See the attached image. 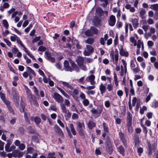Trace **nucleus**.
<instances>
[{"instance_id": "41", "label": "nucleus", "mask_w": 158, "mask_h": 158, "mask_svg": "<svg viewBox=\"0 0 158 158\" xmlns=\"http://www.w3.org/2000/svg\"><path fill=\"white\" fill-rule=\"evenodd\" d=\"M82 103L84 106H87L89 104V101L88 99H85L83 101Z\"/></svg>"}, {"instance_id": "61", "label": "nucleus", "mask_w": 158, "mask_h": 158, "mask_svg": "<svg viewBox=\"0 0 158 158\" xmlns=\"http://www.w3.org/2000/svg\"><path fill=\"white\" fill-rule=\"evenodd\" d=\"M75 25V21L74 20L72 21L70 23V27L72 28Z\"/></svg>"}, {"instance_id": "54", "label": "nucleus", "mask_w": 158, "mask_h": 158, "mask_svg": "<svg viewBox=\"0 0 158 158\" xmlns=\"http://www.w3.org/2000/svg\"><path fill=\"white\" fill-rule=\"evenodd\" d=\"M152 93H150L149 95L147 96L146 99V102H147L148 101H149L151 98V97H152Z\"/></svg>"}, {"instance_id": "33", "label": "nucleus", "mask_w": 158, "mask_h": 158, "mask_svg": "<svg viewBox=\"0 0 158 158\" xmlns=\"http://www.w3.org/2000/svg\"><path fill=\"white\" fill-rule=\"evenodd\" d=\"M86 48L88 51L90 53H92L94 52V48L91 45H87Z\"/></svg>"}, {"instance_id": "10", "label": "nucleus", "mask_w": 158, "mask_h": 158, "mask_svg": "<svg viewBox=\"0 0 158 158\" xmlns=\"http://www.w3.org/2000/svg\"><path fill=\"white\" fill-rule=\"evenodd\" d=\"M64 70L67 71L72 72V69L69 66V61L67 60H65L64 62Z\"/></svg>"}, {"instance_id": "36", "label": "nucleus", "mask_w": 158, "mask_h": 158, "mask_svg": "<svg viewBox=\"0 0 158 158\" xmlns=\"http://www.w3.org/2000/svg\"><path fill=\"white\" fill-rule=\"evenodd\" d=\"M27 70L31 73L34 76H36V74L34 71L29 67H27Z\"/></svg>"}, {"instance_id": "14", "label": "nucleus", "mask_w": 158, "mask_h": 158, "mask_svg": "<svg viewBox=\"0 0 158 158\" xmlns=\"http://www.w3.org/2000/svg\"><path fill=\"white\" fill-rule=\"evenodd\" d=\"M12 94L14 99H17L18 98H19V97L18 96V92L14 87H13L12 88Z\"/></svg>"}, {"instance_id": "38", "label": "nucleus", "mask_w": 158, "mask_h": 158, "mask_svg": "<svg viewBox=\"0 0 158 158\" xmlns=\"http://www.w3.org/2000/svg\"><path fill=\"white\" fill-rule=\"evenodd\" d=\"M85 35L88 36H91L92 35V34L91 31L89 30H87L85 32Z\"/></svg>"}, {"instance_id": "30", "label": "nucleus", "mask_w": 158, "mask_h": 158, "mask_svg": "<svg viewBox=\"0 0 158 158\" xmlns=\"http://www.w3.org/2000/svg\"><path fill=\"white\" fill-rule=\"evenodd\" d=\"M21 108L20 109V111L21 112H24L25 111V108L26 106L25 104L23 102H21L20 104Z\"/></svg>"}, {"instance_id": "52", "label": "nucleus", "mask_w": 158, "mask_h": 158, "mask_svg": "<svg viewBox=\"0 0 158 158\" xmlns=\"http://www.w3.org/2000/svg\"><path fill=\"white\" fill-rule=\"evenodd\" d=\"M72 118L73 119H78V115L75 113H74L72 115Z\"/></svg>"}, {"instance_id": "5", "label": "nucleus", "mask_w": 158, "mask_h": 158, "mask_svg": "<svg viewBox=\"0 0 158 158\" xmlns=\"http://www.w3.org/2000/svg\"><path fill=\"white\" fill-rule=\"evenodd\" d=\"M135 143V148L137 149L138 152V128L135 129V133L134 134L133 137Z\"/></svg>"}, {"instance_id": "11", "label": "nucleus", "mask_w": 158, "mask_h": 158, "mask_svg": "<svg viewBox=\"0 0 158 158\" xmlns=\"http://www.w3.org/2000/svg\"><path fill=\"white\" fill-rule=\"evenodd\" d=\"M130 40L131 43L134 44V46H137L136 53L137 55H138V41L137 44V41L135 39V38L133 36H131L130 38Z\"/></svg>"}, {"instance_id": "42", "label": "nucleus", "mask_w": 158, "mask_h": 158, "mask_svg": "<svg viewBox=\"0 0 158 158\" xmlns=\"http://www.w3.org/2000/svg\"><path fill=\"white\" fill-rule=\"evenodd\" d=\"M147 109V107L145 106H143L142 108H140V114H143L144 113V111H146Z\"/></svg>"}, {"instance_id": "6", "label": "nucleus", "mask_w": 158, "mask_h": 158, "mask_svg": "<svg viewBox=\"0 0 158 158\" xmlns=\"http://www.w3.org/2000/svg\"><path fill=\"white\" fill-rule=\"evenodd\" d=\"M121 140L122 141L123 145L126 148L128 147L127 139L126 135L123 133L120 132L118 134Z\"/></svg>"}, {"instance_id": "44", "label": "nucleus", "mask_w": 158, "mask_h": 158, "mask_svg": "<svg viewBox=\"0 0 158 158\" xmlns=\"http://www.w3.org/2000/svg\"><path fill=\"white\" fill-rule=\"evenodd\" d=\"M29 132L31 134L34 133L35 132V130L33 129L32 127L29 126L28 128Z\"/></svg>"}, {"instance_id": "40", "label": "nucleus", "mask_w": 158, "mask_h": 158, "mask_svg": "<svg viewBox=\"0 0 158 158\" xmlns=\"http://www.w3.org/2000/svg\"><path fill=\"white\" fill-rule=\"evenodd\" d=\"M106 150L109 155H111L113 151L112 146L106 148Z\"/></svg>"}, {"instance_id": "58", "label": "nucleus", "mask_w": 158, "mask_h": 158, "mask_svg": "<svg viewBox=\"0 0 158 158\" xmlns=\"http://www.w3.org/2000/svg\"><path fill=\"white\" fill-rule=\"evenodd\" d=\"M0 96L2 101L6 99L4 94L1 92H0Z\"/></svg>"}, {"instance_id": "35", "label": "nucleus", "mask_w": 158, "mask_h": 158, "mask_svg": "<svg viewBox=\"0 0 158 158\" xmlns=\"http://www.w3.org/2000/svg\"><path fill=\"white\" fill-rule=\"evenodd\" d=\"M13 35L14 36H15L16 37V38H17V43L18 44H19L21 46H23V43L22 41L18 37V36L17 35H15V34H13Z\"/></svg>"}, {"instance_id": "51", "label": "nucleus", "mask_w": 158, "mask_h": 158, "mask_svg": "<svg viewBox=\"0 0 158 158\" xmlns=\"http://www.w3.org/2000/svg\"><path fill=\"white\" fill-rule=\"evenodd\" d=\"M16 46H14V47L12 49L11 51L12 53H15L19 51L18 49L16 48Z\"/></svg>"}, {"instance_id": "21", "label": "nucleus", "mask_w": 158, "mask_h": 158, "mask_svg": "<svg viewBox=\"0 0 158 158\" xmlns=\"http://www.w3.org/2000/svg\"><path fill=\"white\" fill-rule=\"evenodd\" d=\"M102 126L103 129V131L106 133H109V127L108 125L105 123L103 122L102 123Z\"/></svg>"}, {"instance_id": "3", "label": "nucleus", "mask_w": 158, "mask_h": 158, "mask_svg": "<svg viewBox=\"0 0 158 158\" xmlns=\"http://www.w3.org/2000/svg\"><path fill=\"white\" fill-rule=\"evenodd\" d=\"M132 116L130 112L127 114V131L129 134H131L133 131V128L132 127Z\"/></svg>"}, {"instance_id": "24", "label": "nucleus", "mask_w": 158, "mask_h": 158, "mask_svg": "<svg viewBox=\"0 0 158 158\" xmlns=\"http://www.w3.org/2000/svg\"><path fill=\"white\" fill-rule=\"evenodd\" d=\"M118 149L119 150L118 152L123 156H125V150L124 148L122 146L120 145L118 148Z\"/></svg>"}, {"instance_id": "19", "label": "nucleus", "mask_w": 158, "mask_h": 158, "mask_svg": "<svg viewBox=\"0 0 158 158\" xmlns=\"http://www.w3.org/2000/svg\"><path fill=\"white\" fill-rule=\"evenodd\" d=\"M148 154L149 155H152V151L153 148L152 146L149 142H148Z\"/></svg>"}, {"instance_id": "56", "label": "nucleus", "mask_w": 158, "mask_h": 158, "mask_svg": "<svg viewBox=\"0 0 158 158\" xmlns=\"http://www.w3.org/2000/svg\"><path fill=\"white\" fill-rule=\"evenodd\" d=\"M7 107L8 109V110L10 113H11L13 114L14 113V110L12 107L10 105L8 106H7Z\"/></svg>"}, {"instance_id": "49", "label": "nucleus", "mask_w": 158, "mask_h": 158, "mask_svg": "<svg viewBox=\"0 0 158 158\" xmlns=\"http://www.w3.org/2000/svg\"><path fill=\"white\" fill-rule=\"evenodd\" d=\"M19 149L21 150H23L25 148V145L23 143H21L19 146Z\"/></svg>"}, {"instance_id": "26", "label": "nucleus", "mask_w": 158, "mask_h": 158, "mask_svg": "<svg viewBox=\"0 0 158 158\" xmlns=\"http://www.w3.org/2000/svg\"><path fill=\"white\" fill-rule=\"evenodd\" d=\"M146 13L145 10L142 9L140 12V15L142 19H145L146 18V16L144 15Z\"/></svg>"}, {"instance_id": "7", "label": "nucleus", "mask_w": 158, "mask_h": 158, "mask_svg": "<svg viewBox=\"0 0 158 158\" xmlns=\"http://www.w3.org/2000/svg\"><path fill=\"white\" fill-rule=\"evenodd\" d=\"M52 97L58 103H62L63 102L62 97L58 93L55 92L53 94Z\"/></svg>"}, {"instance_id": "16", "label": "nucleus", "mask_w": 158, "mask_h": 158, "mask_svg": "<svg viewBox=\"0 0 158 158\" xmlns=\"http://www.w3.org/2000/svg\"><path fill=\"white\" fill-rule=\"evenodd\" d=\"M119 53L121 56L127 57L129 56V53L128 52H125L123 48H121L119 51Z\"/></svg>"}, {"instance_id": "45", "label": "nucleus", "mask_w": 158, "mask_h": 158, "mask_svg": "<svg viewBox=\"0 0 158 158\" xmlns=\"http://www.w3.org/2000/svg\"><path fill=\"white\" fill-rule=\"evenodd\" d=\"M41 37L40 36L35 37L32 40L33 43H35L39 41Z\"/></svg>"}, {"instance_id": "43", "label": "nucleus", "mask_w": 158, "mask_h": 158, "mask_svg": "<svg viewBox=\"0 0 158 158\" xmlns=\"http://www.w3.org/2000/svg\"><path fill=\"white\" fill-rule=\"evenodd\" d=\"M46 50V48L42 46H40L38 49V51L40 52H44Z\"/></svg>"}, {"instance_id": "47", "label": "nucleus", "mask_w": 158, "mask_h": 158, "mask_svg": "<svg viewBox=\"0 0 158 158\" xmlns=\"http://www.w3.org/2000/svg\"><path fill=\"white\" fill-rule=\"evenodd\" d=\"M96 24L98 25L101 22V19L98 17H96L95 19Z\"/></svg>"}, {"instance_id": "59", "label": "nucleus", "mask_w": 158, "mask_h": 158, "mask_svg": "<svg viewBox=\"0 0 158 158\" xmlns=\"http://www.w3.org/2000/svg\"><path fill=\"white\" fill-rule=\"evenodd\" d=\"M4 143L0 140V150H3L4 149Z\"/></svg>"}, {"instance_id": "27", "label": "nucleus", "mask_w": 158, "mask_h": 158, "mask_svg": "<svg viewBox=\"0 0 158 158\" xmlns=\"http://www.w3.org/2000/svg\"><path fill=\"white\" fill-rule=\"evenodd\" d=\"M91 31L92 33V35L97 34L98 33V30L97 28L94 26H92L90 27Z\"/></svg>"}, {"instance_id": "55", "label": "nucleus", "mask_w": 158, "mask_h": 158, "mask_svg": "<svg viewBox=\"0 0 158 158\" xmlns=\"http://www.w3.org/2000/svg\"><path fill=\"white\" fill-rule=\"evenodd\" d=\"M89 80L91 81H94L95 79V76L94 75L92 74L88 77Z\"/></svg>"}, {"instance_id": "28", "label": "nucleus", "mask_w": 158, "mask_h": 158, "mask_svg": "<svg viewBox=\"0 0 158 158\" xmlns=\"http://www.w3.org/2000/svg\"><path fill=\"white\" fill-rule=\"evenodd\" d=\"M94 42V39L93 38H89L85 40V42L88 44H92Z\"/></svg>"}, {"instance_id": "8", "label": "nucleus", "mask_w": 158, "mask_h": 158, "mask_svg": "<svg viewBox=\"0 0 158 158\" xmlns=\"http://www.w3.org/2000/svg\"><path fill=\"white\" fill-rule=\"evenodd\" d=\"M116 19L115 16L113 15H111L110 16L109 19L108 20V24L110 26L113 27L115 24Z\"/></svg>"}, {"instance_id": "37", "label": "nucleus", "mask_w": 158, "mask_h": 158, "mask_svg": "<svg viewBox=\"0 0 158 158\" xmlns=\"http://www.w3.org/2000/svg\"><path fill=\"white\" fill-rule=\"evenodd\" d=\"M122 62L123 63V64L124 67V72L125 73H126L127 71V64L125 60L123 59L121 60Z\"/></svg>"}, {"instance_id": "48", "label": "nucleus", "mask_w": 158, "mask_h": 158, "mask_svg": "<svg viewBox=\"0 0 158 158\" xmlns=\"http://www.w3.org/2000/svg\"><path fill=\"white\" fill-rule=\"evenodd\" d=\"M45 54L46 55V59H47L51 57V53L48 51H46L45 52Z\"/></svg>"}, {"instance_id": "39", "label": "nucleus", "mask_w": 158, "mask_h": 158, "mask_svg": "<svg viewBox=\"0 0 158 158\" xmlns=\"http://www.w3.org/2000/svg\"><path fill=\"white\" fill-rule=\"evenodd\" d=\"M55 154V153L54 152L49 153L48 154V156L47 157V158H56L54 156Z\"/></svg>"}, {"instance_id": "32", "label": "nucleus", "mask_w": 158, "mask_h": 158, "mask_svg": "<svg viewBox=\"0 0 158 158\" xmlns=\"http://www.w3.org/2000/svg\"><path fill=\"white\" fill-rule=\"evenodd\" d=\"M150 8L156 11H158V4H156L150 6Z\"/></svg>"}, {"instance_id": "12", "label": "nucleus", "mask_w": 158, "mask_h": 158, "mask_svg": "<svg viewBox=\"0 0 158 158\" xmlns=\"http://www.w3.org/2000/svg\"><path fill=\"white\" fill-rule=\"evenodd\" d=\"M70 63L71 65V68L72 69L73 71L74 70L77 72H79V68L74 61L71 60L70 61Z\"/></svg>"}, {"instance_id": "9", "label": "nucleus", "mask_w": 158, "mask_h": 158, "mask_svg": "<svg viewBox=\"0 0 158 158\" xmlns=\"http://www.w3.org/2000/svg\"><path fill=\"white\" fill-rule=\"evenodd\" d=\"M24 152H21L19 150H15L12 152L13 156L15 157H22L25 154Z\"/></svg>"}, {"instance_id": "53", "label": "nucleus", "mask_w": 158, "mask_h": 158, "mask_svg": "<svg viewBox=\"0 0 158 158\" xmlns=\"http://www.w3.org/2000/svg\"><path fill=\"white\" fill-rule=\"evenodd\" d=\"M107 89H108V91H110L112 90L113 89V85L110 84H108L107 85Z\"/></svg>"}, {"instance_id": "60", "label": "nucleus", "mask_w": 158, "mask_h": 158, "mask_svg": "<svg viewBox=\"0 0 158 158\" xmlns=\"http://www.w3.org/2000/svg\"><path fill=\"white\" fill-rule=\"evenodd\" d=\"M117 95L119 97H121L123 96V92L122 90H119L117 92Z\"/></svg>"}, {"instance_id": "2", "label": "nucleus", "mask_w": 158, "mask_h": 158, "mask_svg": "<svg viewBox=\"0 0 158 158\" xmlns=\"http://www.w3.org/2000/svg\"><path fill=\"white\" fill-rule=\"evenodd\" d=\"M103 106L102 105H99L97 109L94 108H93L90 110V112L93 114L94 118H96L99 117L101 113L103 111Z\"/></svg>"}, {"instance_id": "34", "label": "nucleus", "mask_w": 158, "mask_h": 158, "mask_svg": "<svg viewBox=\"0 0 158 158\" xmlns=\"http://www.w3.org/2000/svg\"><path fill=\"white\" fill-rule=\"evenodd\" d=\"M2 24L3 26L6 29H8L9 26V25L6 20L4 19L2 20Z\"/></svg>"}, {"instance_id": "17", "label": "nucleus", "mask_w": 158, "mask_h": 158, "mask_svg": "<svg viewBox=\"0 0 158 158\" xmlns=\"http://www.w3.org/2000/svg\"><path fill=\"white\" fill-rule=\"evenodd\" d=\"M96 12L99 16H102L104 13V11L100 7H98L96 9Z\"/></svg>"}, {"instance_id": "46", "label": "nucleus", "mask_w": 158, "mask_h": 158, "mask_svg": "<svg viewBox=\"0 0 158 158\" xmlns=\"http://www.w3.org/2000/svg\"><path fill=\"white\" fill-rule=\"evenodd\" d=\"M2 101L6 104L7 106L10 105V102L8 100L6 99V98L4 100H3Z\"/></svg>"}, {"instance_id": "1", "label": "nucleus", "mask_w": 158, "mask_h": 158, "mask_svg": "<svg viewBox=\"0 0 158 158\" xmlns=\"http://www.w3.org/2000/svg\"><path fill=\"white\" fill-rule=\"evenodd\" d=\"M77 127V130L79 135L85 138V126L83 122L81 123L80 121H78L76 123Z\"/></svg>"}, {"instance_id": "18", "label": "nucleus", "mask_w": 158, "mask_h": 158, "mask_svg": "<svg viewBox=\"0 0 158 158\" xmlns=\"http://www.w3.org/2000/svg\"><path fill=\"white\" fill-rule=\"evenodd\" d=\"M99 89L100 91V93L102 95L106 91V87L102 83H101L99 86Z\"/></svg>"}, {"instance_id": "50", "label": "nucleus", "mask_w": 158, "mask_h": 158, "mask_svg": "<svg viewBox=\"0 0 158 158\" xmlns=\"http://www.w3.org/2000/svg\"><path fill=\"white\" fill-rule=\"evenodd\" d=\"M3 40L6 43V44L9 47H10L11 45V43L9 40L5 38Z\"/></svg>"}, {"instance_id": "22", "label": "nucleus", "mask_w": 158, "mask_h": 158, "mask_svg": "<svg viewBox=\"0 0 158 158\" xmlns=\"http://www.w3.org/2000/svg\"><path fill=\"white\" fill-rule=\"evenodd\" d=\"M132 23L134 28L135 29L136 28L138 24L137 19L135 18L133 19L132 20Z\"/></svg>"}, {"instance_id": "63", "label": "nucleus", "mask_w": 158, "mask_h": 158, "mask_svg": "<svg viewBox=\"0 0 158 158\" xmlns=\"http://www.w3.org/2000/svg\"><path fill=\"white\" fill-rule=\"evenodd\" d=\"M18 131L22 134H23L24 131V129L23 127H20Z\"/></svg>"}, {"instance_id": "13", "label": "nucleus", "mask_w": 158, "mask_h": 158, "mask_svg": "<svg viewBox=\"0 0 158 158\" xmlns=\"http://www.w3.org/2000/svg\"><path fill=\"white\" fill-rule=\"evenodd\" d=\"M87 126L89 130H92L93 128L96 127V123L92 120H90L87 124Z\"/></svg>"}, {"instance_id": "4", "label": "nucleus", "mask_w": 158, "mask_h": 158, "mask_svg": "<svg viewBox=\"0 0 158 158\" xmlns=\"http://www.w3.org/2000/svg\"><path fill=\"white\" fill-rule=\"evenodd\" d=\"M60 106L62 112L66 114L65 115V117L66 118V120H67V119H69L71 117V113L69 110H67L64 104H60Z\"/></svg>"}, {"instance_id": "20", "label": "nucleus", "mask_w": 158, "mask_h": 158, "mask_svg": "<svg viewBox=\"0 0 158 158\" xmlns=\"http://www.w3.org/2000/svg\"><path fill=\"white\" fill-rule=\"evenodd\" d=\"M56 88L66 98L68 99L69 98V95L66 93H65L63 90L58 86L56 87Z\"/></svg>"}, {"instance_id": "31", "label": "nucleus", "mask_w": 158, "mask_h": 158, "mask_svg": "<svg viewBox=\"0 0 158 158\" xmlns=\"http://www.w3.org/2000/svg\"><path fill=\"white\" fill-rule=\"evenodd\" d=\"M62 84L63 85L67 87V88L70 89L71 90L73 89V87L71 85H69L68 83L65 81H62Z\"/></svg>"}, {"instance_id": "25", "label": "nucleus", "mask_w": 158, "mask_h": 158, "mask_svg": "<svg viewBox=\"0 0 158 158\" xmlns=\"http://www.w3.org/2000/svg\"><path fill=\"white\" fill-rule=\"evenodd\" d=\"M34 121L36 124L38 125L41 122V120L40 117L36 116L35 117Z\"/></svg>"}, {"instance_id": "29", "label": "nucleus", "mask_w": 158, "mask_h": 158, "mask_svg": "<svg viewBox=\"0 0 158 158\" xmlns=\"http://www.w3.org/2000/svg\"><path fill=\"white\" fill-rule=\"evenodd\" d=\"M70 126V127L72 134L74 135H76V132L74 128L73 124L71 123Z\"/></svg>"}, {"instance_id": "23", "label": "nucleus", "mask_w": 158, "mask_h": 158, "mask_svg": "<svg viewBox=\"0 0 158 158\" xmlns=\"http://www.w3.org/2000/svg\"><path fill=\"white\" fill-rule=\"evenodd\" d=\"M76 61L77 62L78 65L80 66L83 64L84 60L83 57H81L77 60Z\"/></svg>"}, {"instance_id": "64", "label": "nucleus", "mask_w": 158, "mask_h": 158, "mask_svg": "<svg viewBox=\"0 0 158 158\" xmlns=\"http://www.w3.org/2000/svg\"><path fill=\"white\" fill-rule=\"evenodd\" d=\"M116 25L117 26V27L119 28L122 27L123 26V23L122 22L118 21Z\"/></svg>"}, {"instance_id": "62", "label": "nucleus", "mask_w": 158, "mask_h": 158, "mask_svg": "<svg viewBox=\"0 0 158 158\" xmlns=\"http://www.w3.org/2000/svg\"><path fill=\"white\" fill-rule=\"evenodd\" d=\"M40 116L42 119L44 121H46V120L47 116L44 114L43 113L41 114Z\"/></svg>"}, {"instance_id": "57", "label": "nucleus", "mask_w": 158, "mask_h": 158, "mask_svg": "<svg viewBox=\"0 0 158 158\" xmlns=\"http://www.w3.org/2000/svg\"><path fill=\"white\" fill-rule=\"evenodd\" d=\"M50 109L55 111H57V109L56 108V106L52 105H51V106L50 107V108L49 109V110H50Z\"/></svg>"}, {"instance_id": "15", "label": "nucleus", "mask_w": 158, "mask_h": 158, "mask_svg": "<svg viewBox=\"0 0 158 158\" xmlns=\"http://www.w3.org/2000/svg\"><path fill=\"white\" fill-rule=\"evenodd\" d=\"M11 144V142L9 140H7V143L6 144L5 146V151L7 152H9L11 151V150H10V146Z\"/></svg>"}]
</instances>
